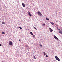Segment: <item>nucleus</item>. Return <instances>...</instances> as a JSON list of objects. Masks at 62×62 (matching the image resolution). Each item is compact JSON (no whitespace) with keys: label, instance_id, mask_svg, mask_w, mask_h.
Returning a JSON list of instances; mask_svg holds the SVG:
<instances>
[{"label":"nucleus","instance_id":"obj_15","mask_svg":"<svg viewBox=\"0 0 62 62\" xmlns=\"http://www.w3.org/2000/svg\"><path fill=\"white\" fill-rule=\"evenodd\" d=\"M33 27L35 29H36V30H37V29L35 27L33 26Z\"/></svg>","mask_w":62,"mask_h":62},{"label":"nucleus","instance_id":"obj_19","mask_svg":"<svg viewBox=\"0 0 62 62\" xmlns=\"http://www.w3.org/2000/svg\"><path fill=\"white\" fill-rule=\"evenodd\" d=\"M18 27V28H20V29H22V27Z\"/></svg>","mask_w":62,"mask_h":62},{"label":"nucleus","instance_id":"obj_7","mask_svg":"<svg viewBox=\"0 0 62 62\" xmlns=\"http://www.w3.org/2000/svg\"><path fill=\"white\" fill-rule=\"evenodd\" d=\"M51 24H52V25H54V23H53V22H51Z\"/></svg>","mask_w":62,"mask_h":62},{"label":"nucleus","instance_id":"obj_3","mask_svg":"<svg viewBox=\"0 0 62 62\" xmlns=\"http://www.w3.org/2000/svg\"><path fill=\"white\" fill-rule=\"evenodd\" d=\"M9 45H12V42L11 41H10V42H9Z\"/></svg>","mask_w":62,"mask_h":62},{"label":"nucleus","instance_id":"obj_20","mask_svg":"<svg viewBox=\"0 0 62 62\" xmlns=\"http://www.w3.org/2000/svg\"><path fill=\"white\" fill-rule=\"evenodd\" d=\"M46 57H49V56L47 55H46Z\"/></svg>","mask_w":62,"mask_h":62},{"label":"nucleus","instance_id":"obj_17","mask_svg":"<svg viewBox=\"0 0 62 62\" xmlns=\"http://www.w3.org/2000/svg\"><path fill=\"white\" fill-rule=\"evenodd\" d=\"M25 46L26 47H28V45H26Z\"/></svg>","mask_w":62,"mask_h":62},{"label":"nucleus","instance_id":"obj_16","mask_svg":"<svg viewBox=\"0 0 62 62\" xmlns=\"http://www.w3.org/2000/svg\"><path fill=\"white\" fill-rule=\"evenodd\" d=\"M2 34H5V33L4 32H3L2 33Z\"/></svg>","mask_w":62,"mask_h":62},{"label":"nucleus","instance_id":"obj_23","mask_svg":"<svg viewBox=\"0 0 62 62\" xmlns=\"http://www.w3.org/2000/svg\"><path fill=\"white\" fill-rule=\"evenodd\" d=\"M28 12L29 13H31L29 12V11H28Z\"/></svg>","mask_w":62,"mask_h":62},{"label":"nucleus","instance_id":"obj_6","mask_svg":"<svg viewBox=\"0 0 62 62\" xmlns=\"http://www.w3.org/2000/svg\"><path fill=\"white\" fill-rule=\"evenodd\" d=\"M49 29L50 30V31L51 32H52V31H53V30L52 29H51V28H49Z\"/></svg>","mask_w":62,"mask_h":62},{"label":"nucleus","instance_id":"obj_12","mask_svg":"<svg viewBox=\"0 0 62 62\" xmlns=\"http://www.w3.org/2000/svg\"><path fill=\"white\" fill-rule=\"evenodd\" d=\"M46 19L47 21H49V18H46Z\"/></svg>","mask_w":62,"mask_h":62},{"label":"nucleus","instance_id":"obj_21","mask_svg":"<svg viewBox=\"0 0 62 62\" xmlns=\"http://www.w3.org/2000/svg\"><path fill=\"white\" fill-rule=\"evenodd\" d=\"M33 38H35V35H33Z\"/></svg>","mask_w":62,"mask_h":62},{"label":"nucleus","instance_id":"obj_11","mask_svg":"<svg viewBox=\"0 0 62 62\" xmlns=\"http://www.w3.org/2000/svg\"><path fill=\"white\" fill-rule=\"evenodd\" d=\"M43 53H44V55H46V54H47L46 53L44 52Z\"/></svg>","mask_w":62,"mask_h":62},{"label":"nucleus","instance_id":"obj_1","mask_svg":"<svg viewBox=\"0 0 62 62\" xmlns=\"http://www.w3.org/2000/svg\"><path fill=\"white\" fill-rule=\"evenodd\" d=\"M37 13L38 15H39L40 16H41V15H42V14H41V13H40L39 11Z\"/></svg>","mask_w":62,"mask_h":62},{"label":"nucleus","instance_id":"obj_24","mask_svg":"<svg viewBox=\"0 0 62 62\" xmlns=\"http://www.w3.org/2000/svg\"><path fill=\"white\" fill-rule=\"evenodd\" d=\"M2 46V44H0V46Z\"/></svg>","mask_w":62,"mask_h":62},{"label":"nucleus","instance_id":"obj_8","mask_svg":"<svg viewBox=\"0 0 62 62\" xmlns=\"http://www.w3.org/2000/svg\"><path fill=\"white\" fill-rule=\"evenodd\" d=\"M59 33L61 34H62V30H61V31H60Z\"/></svg>","mask_w":62,"mask_h":62},{"label":"nucleus","instance_id":"obj_27","mask_svg":"<svg viewBox=\"0 0 62 62\" xmlns=\"http://www.w3.org/2000/svg\"><path fill=\"white\" fill-rule=\"evenodd\" d=\"M19 40L20 41H21V39H20Z\"/></svg>","mask_w":62,"mask_h":62},{"label":"nucleus","instance_id":"obj_25","mask_svg":"<svg viewBox=\"0 0 62 62\" xmlns=\"http://www.w3.org/2000/svg\"><path fill=\"white\" fill-rule=\"evenodd\" d=\"M40 46H41V47H42V46L41 45H40Z\"/></svg>","mask_w":62,"mask_h":62},{"label":"nucleus","instance_id":"obj_10","mask_svg":"<svg viewBox=\"0 0 62 62\" xmlns=\"http://www.w3.org/2000/svg\"><path fill=\"white\" fill-rule=\"evenodd\" d=\"M30 34H31V35H33V33L31 32H30Z\"/></svg>","mask_w":62,"mask_h":62},{"label":"nucleus","instance_id":"obj_4","mask_svg":"<svg viewBox=\"0 0 62 62\" xmlns=\"http://www.w3.org/2000/svg\"><path fill=\"white\" fill-rule=\"evenodd\" d=\"M54 38L57 39V40H58V38H57V37H56V36H55V35H54Z\"/></svg>","mask_w":62,"mask_h":62},{"label":"nucleus","instance_id":"obj_9","mask_svg":"<svg viewBox=\"0 0 62 62\" xmlns=\"http://www.w3.org/2000/svg\"><path fill=\"white\" fill-rule=\"evenodd\" d=\"M28 15H29V16H32V14H31L30 13H28Z\"/></svg>","mask_w":62,"mask_h":62},{"label":"nucleus","instance_id":"obj_13","mask_svg":"<svg viewBox=\"0 0 62 62\" xmlns=\"http://www.w3.org/2000/svg\"><path fill=\"white\" fill-rule=\"evenodd\" d=\"M57 28L58 30L59 31H60V30L59 29V28L57 27Z\"/></svg>","mask_w":62,"mask_h":62},{"label":"nucleus","instance_id":"obj_26","mask_svg":"<svg viewBox=\"0 0 62 62\" xmlns=\"http://www.w3.org/2000/svg\"><path fill=\"white\" fill-rule=\"evenodd\" d=\"M55 25H56L57 26H57V24H55Z\"/></svg>","mask_w":62,"mask_h":62},{"label":"nucleus","instance_id":"obj_18","mask_svg":"<svg viewBox=\"0 0 62 62\" xmlns=\"http://www.w3.org/2000/svg\"><path fill=\"white\" fill-rule=\"evenodd\" d=\"M34 59H36V57H35V56H34Z\"/></svg>","mask_w":62,"mask_h":62},{"label":"nucleus","instance_id":"obj_14","mask_svg":"<svg viewBox=\"0 0 62 62\" xmlns=\"http://www.w3.org/2000/svg\"><path fill=\"white\" fill-rule=\"evenodd\" d=\"M2 24H5V22H2Z\"/></svg>","mask_w":62,"mask_h":62},{"label":"nucleus","instance_id":"obj_2","mask_svg":"<svg viewBox=\"0 0 62 62\" xmlns=\"http://www.w3.org/2000/svg\"><path fill=\"white\" fill-rule=\"evenodd\" d=\"M55 58H56V59L57 60H58V61H60V59H59V58L57 57L56 56H55Z\"/></svg>","mask_w":62,"mask_h":62},{"label":"nucleus","instance_id":"obj_5","mask_svg":"<svg viewBox=\"0 0 62 62\" xmlns=\"http://www.w3.org/2000/svg\"><path fill=\"white\" fill-rule=\"evenodd\" d=\"M22 4L23 5V6L24 7H24H25V4H24L23 3H22Z\"/></svg>","mask_w":62,"mask_h":62},{"label":"nucleus","instance_id":"obj_22","mask_svg":"<svg viewBox=\"0 0 62 62\" xmlns=\"http://www.w3.org/2000/svg\"><path fill=\"white\" fill-rule=\"evenodd\" d=\"M43 25H44V26L45 25V23H44L43 24Z\"/></svg>","mask_w":62,"mask_h":62}]
</instances>
